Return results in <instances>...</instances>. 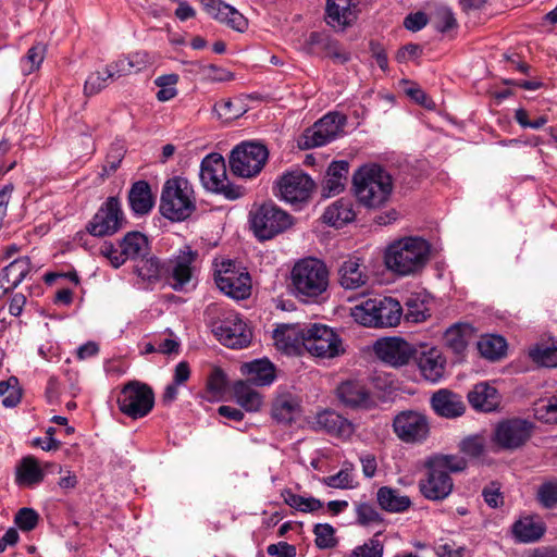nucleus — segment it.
<instances>
[{"mask_svg":"<svg viewBox=\"0 0 557 557\" xmlns=\"http://www.w3.org/2000/svg\"><path fill=\"white\" fill-rule=\"evenodd\" d=\"M235 401L248 412H257L263 405L262 395L251 384L238 381L233 385Z\"/></svg>","mask_w":557,"mask_h":557,"instance_id":"37","label":"nucleus"},{"mask_svg":"<svg viewBox=\"0 0 557 557\" xmlns=\"http://www.w3.org/2000/svg\"><path fill=\"white\" fill-rule=\"evenodd\" d=\"M120 248L125 261L138 260L147 256L149 250L148 239L140 232H128L121 240Z\"/></svg>","mask_w":557,"mask_h":557,"instance_id":"40","label":"nucleus"},{"mask_svg":"<svg viewBox=\"0 0 557 557\" xmlns=\"http://www.w3.org/2000/svg\"><path fill=\"white\" fill-rule=\"evenodd\" d=\"M290 283L298 298L313 300L327 290L330 271L322 260L313 257L304 258L294 264Z\"/></svg>","mask_w":557,"mask_h":557,"instance_id":"4","label":"nucleus"},{"mask_svg":"<svg viewBox=\"0 0 557 557\" xmlns=\"http://www.w3.org/2000/svg\"><path fill=\"white\" fill-rule=\"evenodd\" d=\"M413 359L426 381L436 383L444 376L446 359L438 348L428 345L416 348Z\"/></svg>","mask_w":557,"mask_h":557,"instance_id":"19","label":"nucleus"},{"mask_svg":"<svg viewBox=\"0 0 557 557\" xmlns=\"http://www.w3.org/2000/svg\"><path fill=\"white\" fill-rule=\"evenodd\" d=\"M227 387V376L220 368H213L207 379V392L212 399H221Z\"/></svg>","mask_w":557,"mask_h":557,"instance_id":"51","label":"nucleus"},{"mask_svg":"<svg viewBox=\"0 0 557 557\" xmlns=\"http://www.w3.org/2000/svg\"><path fill=\"white\" fill-rule=\"evenodd\" d=\"M544 532V523L532 516L521 517L511 527V533L519 543L536 542L543 536Z\"/></svg>","mask_w":557,"mask_h":557,"instance_id":"31","label":"nucleus"},{"mask_svg":"<svg viewBox=\"0 0 557 557\" xmlns=\"http://www.w3.org/2000/svg\"><path fill=\"white\" fill-rule=\"evenodd\" d=\"M178 75L175 73L165 74L158 76L154 79L156 86H158L160 89L156 95V98L160 102L169 101L177 96V88L176 85L178 83Z\"/></svg>","mask_w":557,"mask_h":557,"instance_id":"48","label":"nucleus"},{"mask_svg":"<svg viewBox=\"0 0 557 557\" xmlns=\"http://www.w3.org/2000/svg\"><path fill=\"white\" fill-rule=\"evenodd\" d=\"M407 311L403 315L407 322L421 323L430 317V310L424 298L419 294H411L406 299Z\"/></svg>","mask_w":557,"mask_h":557,"instance_id":"44","label":"nucleus"},{"mask_svg":"<svg viewBox=\"0 0 557 557\" xmlns=\"http://www.w3.org/2000/svg\"><path fill=\"white\" fill-rule=\"evenodd\" d=\"M529 356L539 366L557 367V347L555 346L536 345L530 349Z\"/></svg>","mask_w":557,"mask_h":557,"instance_id":"50","label":"nucleus"},{"mask_svg":"<svg viewBox=\"0 0 557 557\" xmlns=\"http://www.w3.org/2000/svg\"><path fill=\"white\" fill-rule=\"evenodd\" d=\"M315 545L319 548H333L337 541L335 539V529L329 523H318L314 525Z\"/></svg>","mask_w":557,"mask_h":557,"instance_id":"55","label":"nucleus"},{"mask_svg":"<svg viewBox=\"0 0 557 557\" xmlns=\"http://www.w3.org/2000/svg\"><path fill=\"white\" fill-rule=\"evenodd\" d=\"M267 553L272 557H296V547L287 542L270 544Z\"/></svg>","mask_w":557,"mask_h":557,"instance_id":"64","label":"nucleus"},{"mask_svg":"<svg viewBox=\"0 0 557 557\" xmlns=\"http://www.w3.org/2000/svg\"><path fill=\"white\" fill-rule=\"evenodd\" d=\"M100 255L108 259L111 265L115 269L120 268L126 262L125 257L122 255L121 248L119 249L114 247V245L111 243H104L100 247Z\"/></svg>","mask_w":557,"mask_h":557,"instance_id":"62","label":"nucleus"},{"mask_svg":"<svg viewBox=\"0 0 557 557\" xmlns=\"http://www.w3.org/2000/svg\"><path fill=\"white\" fill-rule=\"evenodd\" d=\"M535 417L545 423H557V396L536 405Z\"/></svg>","mask_w":557,"mask_h":557,"instance_id":"58","label":"nucleus"},{"mask_svg":"<svg viewBox=\"0 0 557 557\" xmlns=\"http://www.w3.org/2000/svg\"><path fill=\"white\" fill-rule=\"evenodd\" d=\"M198 74L209 82H228L234 78L233 73L214 64H200Z\"/></svg>","mask_w":557,"mask_h":557,"instance_id":"57","label":"nucleus"},{"mask_svg":"<svg viewBox=\"0 0 557 557\" xmlns=\"http://www.w3.org/2000/svg\"><path fill=\"white\" fill-rule=\"evenodd\" d=\"M430 404L437 416L447 419L460 417L466 410L462 397L447 388L435 392L430 399Z\"/></svg>","mask_w":557,"mask_h":557,"instance_id":"25","label":"nucleus"},{"mask_svg":"<svg viewBox=\"0 0 557 557\" xmlns=\"http://www.w3.org/2000/svg\"><path fill=\"white\" fill-rule=\"evenodd\" d=\"M199 176L207 190L222 194L228 199H237L243 196L242 188L230 184L225 161L220 153H210L203 158Z\"/></svg>","mask_w":557,"mask_h":557,"instance_id":"8","label":"nucleus"},{"mask_svg":"<svg viewBox=\"0 0 557 557\" xmlns=\"http://www.w3.org/2000/svg\"><path fill=\"white\" fill-rule=\"evenodd\" d=\"M47 46L42 42H37L30 47L24 58L20 61L21 71L25 75H29L37 71L45 60Z\"/></svg>","mask_w":557,"mask_h":557,"instance_id":"45","label":"nucleus"},{"mask_svg":"<svg viewBox=\"0 0 557 557\" xmlns=\"http://www.w3.org/2000/svg\"><path fill=\"white\" fill-rule=\"evenodd\" d=\"M250 228L260 240H268L293 225V216L273 202H265L249 212Z\"/></svg>","mask_w":557,"mask_h":557,"instance_id":"6","label":"nucleus"},{"mask_svg":"<svg viewBox=\"0 0 557 557\" xmlns=\"http://www.w3.org/2000/svg\"><path fill=\"white\" fill-rule=\"evenodd\" d=\"M376 498L381 508L389 512H403L411 506V500L407 495H403L398 490L389 486L380 487Z\"/></svg>","mask_w":557,"mask_h":557,"instance_id":"39","label":"nucleus"},{"mask_svg":"<svg viewBox=\"0 0 557 557\" xmlns=\"http://www.w3.org/2000/svg\"><path fill=\"white\" fill-rule=\"evenodd\" d=\"M315 425L327 433L342 438H348L355 432L354 424L333 410H324L315 417Z\"/></svg>","mask_w":557,"mask_h":557,"instance_id":"28","label":"nucleus"},{"mask_svg":"<svg viewBox=\"0 0 557 557\" xmlns=\"http://www.w3.org/2000/svg\"><path fill=\"white\" fill-rule=\"evenodd\" d=\"M348 170L349 163L344 160L333 161L329 165L323 183V195L325 197L336 196L345 189Z\"/></svg>","mask_w":557,"mask_h":557,"instance_id":"32","label":"nucleus"},{"mask_svg":"<svg viewBox=\"0 0 557 557\" xmlns=\"http://www.w3.org/2000/svg\"><path fill=\"white\" fill-rule=\"evenodd\" d=\"M352 187L360 205L369 209H379L392 195L393 180L381 165L364 164L354 173Z\"/></svg>","mask_w":557,"mask_h":557,"instance_id":"1","label":"nucleus"},{"mask_svg":"<svg viewBox=\"0 0 557 557\" xmlns=\"http://www.w3.org/2000/svg\"><path fill=\"white\" fill-rule=\"evenodd\" d=\"M281 496L286 505L301 512H315L323 508L320 499L297 495L289 488L283 490Z\"/></svg>","mask_w":557,"mask_h":557,"instance_id":"42","label":"nucleus"},{"mask_svg":"<svg viewBox=\"0 0 557 557\" xmlns=\"http://www.w3.org/2000/svg\"><path fill=\"white\" fill-rule=\"evenodd\" d=\"M430 245L420 237H405L392 243L385 250L384 263L395 274L408 276L424 268Z\"/></svg>","mask_w":557,"mask_h":557,"instance_id":"2","label":"nucleus"},{"mask_svg":"<svg viewBox=\"0 0 557 557\" xmlns=\"http://www.w3.org/2000/svg\"><path fill=\"white\" fill-rule=\"evenodd\" d=\"M468 400L475 410L491 412L498 408L500 396L494 386L479 383L469 392Z\"/></svg>","mask_w":557,"mask_h":557,"instance_id":"29","label":"nucleus"},{"mask_svg":"<svg viewBox=\"0 0 557 557\" xmlns=\"http://www.w3.org/2000/svg\"><path fill=\"white\" fill-rule=\"evenodd\" d=\"M350 317L364 327H395L403 318V307L396 298L376 296L350 308Z\"/></svg>","mask_w":557,"mask_h":557,"instance_id":"3","label":"nucleus"},{"mask_svg":"<svg viewBox=\"0 0 557 557\" xmlns=\"http://www.w3.org/2000/svg\"><path fill=\"white\" fill-rule=\"evenodd\" d=\"M116 403L123 414L136 420L146 417L152 410L154 394L147 384L129 381L121 388Z\"/></svg>","mask_w":557,"mask_h":557,"instance_id":"7","label":"nucleus"},{"mask_svg":"<svg viewBox=\"0 0 557 557\" xmlns=\"http://www.w3.org/2000/svg\"><path fill=\"white\" fill-rule=\"evenodd\" d=\"M305 350L317 358H335L344 352L341 337L323 324L306 327Z\"/></svg>","mask_w":557,"mask_h":557,"instance_id":"13","label":"nucleus"},{"mask_svg":"<svg viewBox=\"0 0 557 557\" xmlns=\"http://www.w3.org/2000/svg\"><path fill=\"white\" fill-rule=\"evenodd\" d=\"M206 12L230 28L244 33L248 28V20L232 5L221 0H203Z\"/></svg>","mask_w":557,"mask_h":557,"instance_id":"24","label":"nucleus"},{"mask_svg":"<svg viewBox=\"0 0 557 557\" xmlns=\"http://www.w3.org/2000/svg\"><path fill=\"white\" fill-rule=\"evenodd\" d=\"M531 435V424L524 420L513 419L498 424L495 441L504 448H517L524 444Z\"/></svg>","mask_w":557,"mask_h":557,"instance_id":"21","label":"nucleus"},{"mask_svg":"<svg viewBox=\"0 0 557 557\" xmlns=\"http://www.w3.org/2000/svg\"><path fill=\"white\" fill-rule=\"evenodd\" d=\"M214 336L230 348L246 347L251 339V332L238 313L223 312L222 318L210 322Z\"/></svg>","mask_w":557,"mask_h":557,"instance_id":"12","label":"nucleus"},{"mask_svg":"<svg viewBox=\"0 0 557 557\" xmlns=\"http://www.w3.org/2000/svg\"><path fill=\"white\" fill-rule=\"evenodd\" d=\"M306 338V329L298 324H282L273 332L275 347L287 355L301 354Z\"/></svg>","mask_w":557,"mask_h":557,"instance_id":"22","label":"nucleus"},{"mask_svg":"<svg viewBox=\"0 0 557 557\" xmlns=\"http://www.w3.org/2000/svg\"><path fill=\"white\" fill-rule=\"evenodd\" d=\"M357 521L362 525H379L383 519L375 507L368 503H360L356 507Z\"/></svg>","mask_w":557,"mask_h":557,"instance_id":"56","label":"nucleus"},{"mask_svg":"<svg viewBox=\"0 0 557 557\" xmlns=\"http://www.w3.org/2000/svg\"><path fill=\"white\" fill-rule=\"evenodd\" d=\"M539 500L546 508L557 504V482H546L539 488Z\"/></svg>","mask_w":557,"mask_h":557,"instance_id":"60","label":"nucleus"},{"mask_svg":"<svg viewBox=\"0 0 557 557\" xmlns=\"http://www.w3.org/2000/svg\"><path fill=\"white\" fill-rule=\"evenodd\" d=\"M109 79H114V77L111 71H108V65L103 71H95L90 73L84 84V94L86 96L99 94L108 86Z\"/></svg>","mask_w":557,"mask_h":557,"instance_id":"49","label":"nucleus"},{"mask_svg":"<svg viewBox=\"0 0 557 557\" xmlns=\"http://www.w3.org/2000/svg\"><path fill=\"white\" fill-rule=\"evenodd\" d=\"M336 394L338 399L350 408L369 409L375 404L368 388L360 382H344L337 387Z\"/></svg>","mask_w":557,"mask_h":557,"instance_id":"26","label":"nucleus"},{"mask_svg":"<svg viewBox=\"0 0 557 557\" xmlns=\"http://www.w3.org/2000/svg\"><path fill=\"white\" fill-rule=\"evenodd\" d=\"M124 222L120 200L116 197H109L87 223L86 231L96 237L111 236L122 228Z\"/></svg>","mask_w":557,"mask_h":557,"instance_id":"14","label":"nucleus"},{"mask_svg":"<svg viewBox=\"0 0 557 557\" xmlns=\"http://www.w3.org/2000/svg\"><path fill=\"white\" fill-rule=\"evenodd\" d=\"M39 516L32 508H21L15 517L14 522L22 531H32L38 524Z\"/></svg>","mask_w":557,"mask_h":557,"instance_id":"59","label":"nucleus"},{"mask_svg":"<svg viewBox=\"0 0 557 557\" xmlns=\"http://www.w3.org/2000/svg\"><path fill=\"white\" fill-rule=\"evenodd\" d=\"M484 441L480 436H470L460 444V449L469 457L476 458L484 453Z\"/></svg>","mask_w":557,"mask_h":557,"instance_id":"61","label":"nucleus"},{"mask_svg":"<svg viewBox=\"0 0 557 557\" xmlns=\"http://www.w3.org/2000/svg\"><path fill=\"white\" fill-rule=\"evenodd\" d=\"M45 470L33 456L24 457L16 467L15 481L20 486L30 487L44 481Z\"/></svg>","mask_w":557,"mask_h":557,"instance_id":"35","label":"nucleus"},{"mask_svg":"<svg viewBox=\"0 0 557 557\" xmlns=\"http://www.w3.org/2000/svg\"><path fill=\"white\" fill-rule=\"evenodd\" d=\"M474 338V329L469 323H456L448 327L444 341L455 354H462Z\"/></svg>","mask_w":557,"mask_h":557,"instance_id":"36","label":"nucleus"},{"mask_svg":"<svg viewBox=\"0 0 557 557\" xmlns=\"http://www.w3.org/2000/svg\"><path fill=\"white\" fill-rule=\"evenodd\" d=\"M369 275L362 258L349 256L338 268V282L345 289H358L367 285Z\"/></svg>","mask_w":557,"mask_h":557,"instance_id":"23","label":"nucleus"},{"mask_svg":"<svg viewBox=\"0 0 557 557\" xmlns=\"http://www.w3.org/2000/svg\"><path fill=\"white\" fill-rule=\"evenodd\" d=\"M275 194L281 200L293 206L307 202L315 187L313 180L300 169L283 173L276 181Z\"/></svg>","mask_w":557,"mask_h":557,"instance_id":"11","label":"nucleus"},{"mask_svg":"<svg viewBox=\"0 0 557 557\" xmlns=\"http://www.w3.org/2000/svg\"><path fill=\"white\" fill-rule=\"evenodd\" d=\"M0 396L3 398L2 404L5 407H14L20 403L21 392L16 377L0 382Z\"/></svg>","mask_w":557,"mask_h":557,"instance_id":"53","label":"nucleus"},{"mask_svg":"<svg viewBox=\"0 0 557 557\" xmlns=\"http://www.w3.org/2000/svg\"><path fill=\"white\" fill-rule=\"evenodd\" d=\"M355 215L351 201L349 199L341 198L325 209L323 220L330 225L339 227L351 222L355 219Z\"/></svg>","mask_w":557,"mask_h":557,"instance_id":"38","label":"nucleus"},{"mask_svg":"<svg viewBox=\"0 0 557 557\" xmlns=\"http://www.w3.org/2000/svg\"><path fill=\"white\" fill-rule=\"evenodd\" d=\"M506 341L499 335H484L478 342V349L482 357L497 360L506 352Z\"/></svg>","mask_w":557,"mask_h":557,"instance_id":"43","label":"nucleus"},{"mask_svg":"<svg viewBox=\"0 0 557 557\" xmlns=\"http://www.w3.org/2000/svg\"><path fill=\"white\" fill-rule=\"evenodd\" d=\"M379 534L380 532H377L373 537H371L362 545L355 547L351 550L349 557H382L384 545L377 539Z\"/></svg>","mask_w":557,"mask_h":557,"instance_id":"54","label":"nucleus"},{"mask_svg":"<svg viewBox=\"0 0 557 557\" xmlns=\"http://www.w3.org/2000/svg\"><path fill=\"white\" fill-rule=\"evenodd\" d=\"M393 431L406 444L423 443L430 434L428 417L418 410H404L393 419Z\"/></svg>","mask_w":557,"mask_h":557,"instance_id":"15","label":"nucleus"},{"mask_svg":"<svg viewBox=\"0 0 557 557\" xmlns=\"http://www.w3.org/2000/svg\"><path fill=\"white\" fill-rule=\"evenodd\" d=\"M128 202L135 214L144 215L150 212L154 205L150 185L146 181L134 183L128 193Z\"/></svg>","mask_w":557,"mask_h":557,"instance_id":"33","label":"nucleus"},{"mask_svg":"<svg viewBox=\"0 0 557 557\" xmlns=\"http://www.w3.org/2000/svg\"><path fill=\"white\" fill-rule=\"evenodd\" d=\"M456 25L453 12L448 8H440L436 12V28L444 33Z\"/></svg>","mask_w":557,"mask_h":557,"instance_id":"63","label":"nucleus"},{"mask_svg":"<svg viewBox=\"0 0 557 557\" xmlns=\"http://www.w3.org/2000/svg\"><path fill=\"white\" fill-rule=\"evenodd\" d=\"M135 272L143 280L157 281L161 274L160 261L154 257H141L136 263Z\"/></svg>","mask_w":557,"mask_h":557,"instance_id":"52","label":"nucleus"},{"mask_svg":"<svg viewBox=\"0 0 557 557\" xmlns=\"http://www.w3.org/2000/svg\"><path fill=\"white\" fill-rule=\"evenodd\" d=\"M428 465L433 466L441 472H461L467 468V461L458 455H436L430 458Z\"/></svg>","mask_w":557,"mask_h":557,"instance_id":"46","label":"nucleus"},{"mask_svg":"<svg viewBox=\"0 0 557 557\" xmlns=\"http://www.w3.org/2000/svg\"><path fill=\"white\" fill-rule=\"evenodd\" d=\"M373 350L380 360L395 368L408 364L416 354L413 345L397 336L377 339Z\"/></svg>","mask_w":557,"mask_h":557,"instance_id":"17","label":"nucleus"},{"mask_svg":"<svg viewBox=\"0 0 557 557\" xmlns=\"http://www.w3.org/2000/svg\"><path fill=\"white\" fill-rule=\"evenodd\" d=\"M326 18L330 25L346 26L357 18L355 0H327Z\"/></svg>","mask_w":557,"mask_h":557,"instance_id":"30","label":"nucleus"},{"mask_svg":"<svg viewBox=\"0 0 557 557\" xmlns=\"http://www.w3.org/2000/svg\"><path fill=\"white\" fill-rule=\"evenodd\" d=\"M198 253L186 246L170 260V272L173 280L172 287L175 290H183L193 280L197 267Z\"/></svg>","mask_w":557,"mask_h":557,"instance_id":"18","label":"nucleus"},{"mask_svg":"<svg viewBox=\"0 0 557 557\" xmlns=\"http://www.w3.org/2000/svg\"><path fill=\"white\" fill-rule=\"evenodd\" d=\"M300 399L290 392L276 395L272 404V417L281 423H292L301 416Z\"/></svg>","mask_w":557,"mask_h":557,"instance_id":"27","label":"nucleus"},{"mask_svg":"<svg viewBox=\"0 0 557 557\" xmlns=\"http://www.w3.org/2000/svg\"><path fill=\"white\" fill-rule=\"evenodd\" d=\"M268 157L269 151L264 145L253 141L242 143L231 152V171L239 177H255L263 169Z\"/></svg>","mask_w":557,"mask_h":557,"instance_id":"9","label":"nucleus"},{"mask_svg":"<svg viewBox=\"0 0 557 557\" xmlns=\"http://www.w3.org/2000/svg\"><path fill=\"white\" fill-rule=\"evenodd\" d=\"M196 210L191 184L184 177L168 180L162 188L160 211L171 221H184Z\"/></svg>","mask_w":557,"mask_h":557,"instance_id":"5","label":"nucleus"},{"mask_svg":"<svg viewBox=\"0 0 557 557\" xmlns=\"http://www.w3.org/2000/svg\"><path fill=\"white\" fill-rule=\"evenodd\" d=\"M322 483L332 488H354L355 476L352 473V465L345 463L344 467L335 474L323 478Z\"/></svg>","mask_w":557,"mask_h":557,"instance_id":"47","label":"nucleus"},{"mask_svg":"<svg viewBox=\"0 0 557 557\" xmlns=\"http://www.w3.org/2000/svg\"><path fill=\"white\" fill-rule=\"evenodd\" d=\"M215 283L222 293L234 299H246L251 293V278L247 270L232 260L215 264Z\"/></svg>","mask_w":557,"mask_h":557,"instance_id":"10","label":"nucleus"},{"mask_svg":"<svg viewBox=\"0 0 557 557\" xmlns=\"http://www.w3.org/2000/svg\"><path fill=\"white\" fill-rule=\"evenodd\" d=\"M428 472L424 479L420 480L419 488L421 494L430 500H443L449 496L454 483L447 472H441L431 465H425Z\"/></svg>","mask_w":557,"mask_h":557,"instance_id":"20","label":"nucleus"},{"mask_svg":"<svg viewBox=\"0 0 557 557\" xmlns=\"http://www.w3.org/2000/svg\"><path fill=\"white\" fill-rule=\"evenodd\" d=\"M242 372L248 376L249 384L256 386H267L275 380L273 364L268 360H253L242 366Z\"/></svg>","mask_w":557,"mask_h":557,"instance_id":"34","label":"nucleus"},{"mask_svg":"<svg viewBox=\"0 0 557 557\" xmlns=\"http://www.w3.org/2000/svg\"><path fill=\"white\" fill-rule=\"evenodd\" d=\"M346 117L337 112L325 114L312 127L306 129L299 146L302 149L324 146L334 140L342 132Z\"/></svg>","mask_w":557,"mask_h":557,"instance_id":"16","label":"nucleus"},{"mask_svg":"<svg viewBox=\"0 0 557 557\" xmlns=\"http://www.w3.org/2000/svg\"><path fill=\"white\" fill-rule=\"evenodd\" d=\"M30 271V259L28 257H22L13 260L0 274L3 276L7 284H10L12 288H15Z\"/></svg>","mask_w":557,"mask_h":557,"instance_id":"41","label":"nucleus"}]
</instances>
